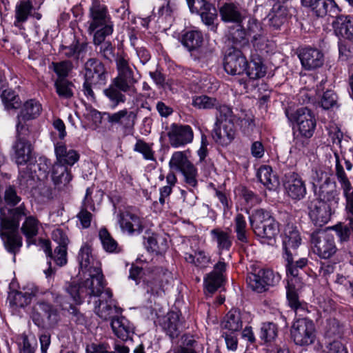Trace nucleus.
Returning a JSON list of instances; mask_svg holds the SVG:
<instances>
[{
    "label": "nucleus",
    "instance_id": "f8f14e48",
    "mask_svg": "<svg viewBox=\"0 0 353 353\" xmlns=\"http://www.w3.org/2000/svg\"><path fill=\"white\" fill-rule=\"evenodd\" d=\"M94 312L104 321L112 320L121 313L117 301L112 298L110 289H105L101 296L95 302Z\"/></svg>",
    "mask_w": 353,
    "mask_h": 353
},
{
    "label": "nucleus",
    "instance_id": "1a4fd4ad",
    "mask_svg": "<svg viewBox=\"0 0 353 353\" xmlns=\"http://www.w3.org/2000/svg\"><path fill=\"white\" fill-rule=\"evenodd\" d=\"M52 239L57 245L52 252L50 243L46 241L43 243V250L46 254L52 259L59 266H63L67 263V247L69 239L66 233L61 228H57L52 231Z\"/></svg>",
    "mask_w": 353,
    "mask_h": 353
},
{
    "label": "nucleus",
    "instance_id": "0eeeda50",
    "mask_svg": "<svg viewBox=\"0 0 353 353\" xmlns=\"http://www.w3.org/2000/svg\"><path fill=\"white\" fill-rule=\"evenodd\" d=\"M285 115L291 123H296L302 137L308 139L313 136L316 126V120L310 109L303 107L293 112L286 110Z\"/></svg>",
    "mask_w": 353,
    "mask_h": 353
},
{
    "label": "nucleus",
    "instance_id": "c03bdc74",
    "mask_svg": "<svg viewBox=\"0 0 353 353\" xmlns=\"http://www.w3.org/2000/svg\"><path fill=\"white\" fill-rule=\"evenodd\" d=\"M33 4L31 0H19L15 6L14 26L20 27L26 22L33 10Z\"/></svg>",
    "mask_w": 353,
    "mask_h": 353
},
{
    "label": "nucleus",
    "instance_id": "c756f323",
    "mask_svg": "<svg viewBox=\"0 0 353 353\" xmlns=\"http://www.w3.org/2000/svg\"><path fill=\"white\" fill-rule=\"evenodd\" d=\"M244 28L247 35L252 37L253 46L258 49H262L266 41V38L261 23L254 18L250 17L247 26Z\"/></svg>",
    "mask_w": 353,
    "mask_h": 353
},
{
    "label": "nucleus",
    "instance_id": "a19ab883",
    "mask_svg": "<svg viewBox=\"0 0 353 353\" xmlns=\"http://www.w3.org/2000/svg\"><path fill=\"white\" fill-rule=\"evenodd\" d=\"M201 17L202 22L207 26L210 30L215 32L217 29V10L214 6L208 2L199 12H196Z\"/></svg>",
    "mask_w": 353,
    "mask_h": 353
},
{
    "label": "nucleus",
    "instance_id": "20e7f679",
    "mask_svg": "<svg viewBox=\"0 0 353 353\" xmlns=\"http://www.w3.org/2000/svg\"><path fill=\"white\" fill-rule=\"evenodd\" d=\"M118 76L114 79L108 88L104 90L105 96L112 102L111 108H115L121 102H124L125 96L121 92H126L130 88L132 79V72L128 61L120 57L117 59Z\"/></svg>",
    "mask_w": 353,
    "mask_h": 353
},
{
    "label": "nucleus",
    "instance_id": "6e6552de",
    "mask_svg": "<svg viewBox=\"0 0 353 353\" xmlns=\"http://www.w3.org/2000/svg\"><path fill=\"white\" fill-rule=\"evenodd\" d=\"M310 241L314 253L321 259H330L338 250L334 235L326 230H319L313 232Z\"/></svg>",
    "mask_w": 353,
    "mask_h": 353
},
{
    "label": "nucleus",
    "instance_id": "58836bf2",
    "mask_svg": "<svg viewBox=\"0 0 353 353\" xmlns=\"http://www.w3.org/2000/svg\"><path fill=\"white\" fill-rule=\"evenodd\" d=\"M203 43V34L198 30H188L181 37L182 45L190 52L199 50Z\"/></svg>",
    "mask_w": 353,
    "mask_h": 353
},
{
    "label": "nucleus",
    "instance_id": "052dcab7",
    "mask_svg": "<svg viewBox=\"0 0 353 353\" xmlns=\"http://www.w3.org/2000/svg\"><path fill=\"white\" fill-rule=\"evenodd\" d=\"M246 227L247 223L244 216L242 214H237L234 219V232L237 240L243 243L248 242Z\"/></svg>",
    "mask_w": 353,
    "mask_h": 353
},
{
    "label": "nucleus",
    "instance_id": "72a5a7b5",
    "mask_svg": "<svg viewBox=\"0 0 353 353\" xmlns=\"http://www.w3.org/2000/svg\"><path fill=\"white\" fill-rule=\"evenodd\" d=\"M51 176L54 185L59 189L67 186L72 180V175L68 167L56 162L52 165Z\"/></svg>",
    "mask_w": 353,
    "mask_h": 353
},
{
    "label": "nucleus",
    "instance_id": "79ce46f5",
    "mask_svg": "<svg viewBox=\"0 0 353 353\" xmlns=\"http://www.w3.org/2000/svg\"><path fill=\"white\" fill-rule=\"evenodd\" d=\"M185 260L186 262L194 265L196 268L203 270L212 263L210 255L203 250H197L194 254L185 253Z\"/></svg>",
    "mask_w": 353,
    "mask_h": 353
},
{
    "label": "nucleus",
    "instance_id": "49530a36",
    "mask_svg": "<svg viewBox=\"0 0 353 353\" xmlns=\"http://www.w3.org/2000/svg\"><path fill=\"white\" fill-rule=\"evenodd\" d=\"M23 217L26 219L20 229L22 234L26 236L29 245L30 239L38 234L39 221L35 216L30 215V213Z\"/></svg>",
    "mask_w": 353,
    "mask_h": 353
},
{
    "label": "nucleus",
    "instance_id": "423d86ee",
    "mask_svg": "<svg viewBox=\"0 0 353 353\" xmlns=\"http://www.w3.org/2000/svg\"><path fill=\"white\" fill-rule=\"evenodd\" d=\"M89 11L88 30L90 32L112 33L113 23L105 5L94 0Z\"/></svg>",
    "mask_w": 353,
    "mask_h": 353
},
{
    "label": "nucleus",
    "instance_id": "603ef678",
    "mask_svg": "<svg viewBox=\"0 0 353 353\" xmlns=\"http://www.w3.org/2000/svg\"><path fill=\"white\" fill-rule=\"evenodd\" d=\"M257 177L259 181L269 190H273L279 184L278 179L272 174L271 167L262 165L258 170Z\"/></svg>",
    "mask_w": 353,
    "mask_h": 353
},
{
    "label": "nucleus",
    "instance_id": "6e6d98bb",
    "mask_svg": "<svg viewBox=\"0 0 353 353\" xmlns=\"http://www.w3.org/2000/svg\"><path fill=\"white\" fill-rule=\"evenodd\" d=\"M56 92L59 97L70 99L74 94V84L63 78H58L54 82Z\"/></svg>",
    "mask_w": 353,
    "mask_h": 353
},
{
    "label": "nucleus",
    "instance_id": "4be33fe9",
    "mask_svg": "<svg viewBox=\"0 0 353 353\" xmlns=\"http://www.w3.org/2000/svg\"><path fill=\"white\" fill-rule=\"evenodd\" d=\"M248 61L241 51L234 50L225 57L223 67L225 71L231 75H241L245 73Z\"/></svg>",
    "mask_w": 353,
    "mask_h": 353
},
{
    "label": "nucleus",
    "instance_id": "37998d69",
    "mask_svg": "<svg viewBox=\"0 0 353 353\" xmlns=\"http://www.w3.org/2000/svg\"><path fill=\"white\" fill-rule=\"evenodd\" d=\"M113 332L122 341L132 340L130 322L124 316H118L111 321Z\"/></svg>",
    "mask_w": 353,
    "mask_h": 353
},
{
    "label": "nucleus",
    "instance_id": "a18cd8bd",
    "mask_svg": "<svg viewBox=\"0 0 353 353\" xmlns=\"http://www.w3.org/2000/svg\"><path fill=\"white\" fill-rule=\"evenodd\" d=\"M41 110V105L39 101L34 99L27 101L18 115V123L22 124L21 119L26 121L35 119L40 114Z\"/></svg>",
    "mask_w": 353,
    "mask_h": 353
},
{
    "label": "nucleus",
    "instance_id": "3c124183",
    "mask_svg": "<svg viewBox=\"0 0 353 353\" xmlns=\"http://www.w3.org/2000/svg\"><path fill=\"white\" fill-rule=\"evenodd\" d=\"M3 198L5 204L10 207L8 211L24 203V202H21V196L14 185H8L5 187ZM6 214L8 215V212H6Z\"/></svg>",
    "mask_w": 353,
    "mask_h": 353
},
{
    "label": "nucleus",
    "instance_id": "774afa93",
    "mask_svg": "<svg viewBox=\"0 0 353 353\" xmlns=\"http://www.w3.org/2000/svg\"><path fill=\"white\" fill-rule=\"evenodd\" d=\"M246 280L248 285L253 291L258 293L265 292V288H264V285L263 283V282L261 280L258 270H255L254 272L249 273L247 276Z\"/></svg>",
    "mask_w": 353,
    "mask_h": 353
},
{
    "label": "nucleus",
    "instance_id": "f03ea898",
    "mask_svg": "<svg viewBox=\"0 0 353 353\" xmlns=\"http://www.w3.org/2000/svg\"><path fill=\"white\" fill-rule=\"evenodd\" d=\"M88 277L82 282L77 283L74 281L67 283L65 285V292L77 303L81 304L87 297H100L105 292L106 282L101 268H94L90 273L86 274Z\"/></svg>",
    "mask_w": 353,
    "mask_h": 353
},
{
    "label": "nucleus",
    "instance_id": "e433bc0d",
    "mask_svg": "<svg viewBox=\"0 0 353 353\" xmlns=\"http://www.w3.org/2000/svg\"><path fill=\"white\" fill-rule=\"evenodd\" d=\"M314 200L321 201L334 209L339 201L338 192L335 184L325 182L320 187L319 198Z\"/></svg>",
    "mask_w": 353,
    "mask_h": 353
},
{
    "label": "nucleus",
    "instance_id": "2eb2a0df",
    "mask_svg": "<svg viewBox=\"0 0 353 353\" xmlns=\"http://www.w3.org/2000/svg\"><path fill=\"white\" fill-rule=\"evenodd\" d=\"M93 192V187H89L86 189V192L83 201L81 209L77 214V217L83 228H88L90 226L91 221L92 219V214L88 210V209L94 211L95 202H100L103 195V191L98 190H97L94 195L96 200H94L92 198Z\"/></svg>",
    "mask_w": 353,
    "mask_h": 353
},
{
    "label": "nucleus",
    "instance_id": "09e8293b",
    "mask_svg": "<svg viewBox=\"0 0 353 353\" xmlns=\"http://www.w3.org/2000/svg\"><path fill=\"white\" fill-rule=\"evenodd\" d=\"M39 307L46 319V325L48 327H55L60 320V316L57 309L54 305L47 302L39 303Z\"/></svg>",
    "mask_w": 353,
    "mask_h": 353
},
{
    "label": "nucleus",
    "instance_id": "69168bd1",
    "mask_svg": "<svg viewBox=\"0 0 353 353\" xmlns=\"http://www.w3.org/2000/svg\"><path fill=\"white\" fill-rule=\"evenodd\" d=\"M260 274L261 280L264 285V288L267 291L270 286H274L280 281V276L275 274L272 270L270 269H259L258 270Z\"/></svg>",
    "mask_w": 353,
    "mask_h": 353
},
{
    "label": "nucleus",
    "instance_id": "4c0bfd02",
    "mask_svg": "<svg viewBox=\"0 0 353 353\" xmlns=\"http://www.w3.org/2000/svg\"><path fill=\"white\" fill-rule=\"evenodd\" d=\"M78 261L81 270L85 274L90 273L92 268H101L99 262L92 256L90 247L88 245H84L80 249Z\"/></svg>",
    "mask_w": 353,
    "mask_h": 353
},
{
    "label": "nucleus",
    "instance_id": "cd10ccee",
    "mask_svg": "<svg viewBox=\"0 0 353 353\" xmlns=\"http://www.w3.org/2000/svg\"><path fill=\"white\" fill-rule=\"evenodd\" d=\"M283 248L285 256L292 254V250H295L301 243L300 233L296 226L287 224L282 234Z\"/></svg>",
    "mask_w": 353,
    "mask_h": 353
},
{
    "label": "nucleus",
    "instance_id": "5701e85b",
    "mask_svg": "<svg viewBox=\"0 0 353 353\" xmlns=\"http://www.w3.org/2000/svg\"><path fill=\"white\" fill-rule=\"evenodd\" d=\"M338 14L332 23L335 35L353 43V16Z\"/></svg>",
    "mask_w": 353,
    "mask_h": 353
},
{
    "label": "nucleus",
    "instance_id": "f3484780",
    "mask_svg": "<svg viewBox=\"0 0 353 353\" xmlns=\"http://www.w3.org/2000/svg\"><path fill=\"white\" fill-rule=\"evenodd\" d=\"M301 3L317 17L332 16L341 11L335 0H301Z\"/></svg>",
    "mask_w": 353,
    "mask_h": 353
},
{
    "label": "nucleus",
    "instance_id": "8fccbe9b",
    "mask_svg": "<svg viewBox=\"0 0 353 353\" xmlns=\"http://www.w3.org/2000/svg\"><path fill=\"white\" fill-rule=\"evenodd\" d=\"M216 112V121L214 124L221 125L223 122L228 123H233L236 122V117L234 114L232 108L225 104H221L219 101L217 103V106L215 107Z\"/></svg>",
    "mask_w": 353,
    "mask_h": 353
},
{
    "label": "nucleus",
    "instance_id": "473e14b6",
    "mask_svg": "<svg viewBox=\"0 0 353 353\" xmlns=\"http://www.w3.org/2000/svg\"><path fill=\"white\" fill-rule=\"evenodd\" d=\"M223 332L236 333L242 330L243 321L241 312L232 309L225 316L221 324Z\"/></svg>",
    "mask_w": 353,
    "mask_h": 353
},
{
    "label": "nucleus",
    "instance_id": "e2e57ef3",
    "mask_svg": "<svg viewBox=\"0 0 353 353\" xmlns=\"http://www.w3.org/2000/svg\"><path fill=\"white\" fill-rule=\"evenodd\" d=\"M198 341L192 336L185 335L182 344L173 350L172 353H198Z\"/></svg>",
    "mask_w": 353,
    "mask_h": 353
},
{
    "label": "nucleus",
    "instance_id": "338daca9",
    "mask_svg": "<svg viewBox=\"0 0 353 353\" xmlns=\"http://www.w3.org/2000/svg\"><path fill=\"white\" fill-rule=\"evenodd\" d=\"M152 146V144L148 143L139 139L134 145V150L141 154L146 160L155 161L154 152Z\"/></svg>",
    "mask_w": 353,
    "mask_h": 353
},
{
    "label": "nucleus",
    "instance_id": "864d4df0",
    "mask_svg": "<svg viewBox=\"0 0 353 353\" xmlns=\"http://www.w3.org/2000/svg\"><path fill=\"white\" fill-rule=\"evenodd\" d=\"M99 238L104 250L109 253L118 252V243L105 228L99 231Z\"/></svg>",
    "mask_w": 353,
    "mask_h": 353
},
{
    "label": "nucleus",
    "instance_id": "0e129e2a",
    "mask_svg": "<svg viewBox=\"0 0 353 353\" xmlns=\"http://www.w3.org/2000/svg\"><path fill=\"white\" fill-rule=\"evenodd\" d=\"M218 100L208 95H200L193 98L192 105L199 109L210 110L217 106Z\"/></svg>",
    "mask_w": 353,
    "mask_h": 353
},
{
    "label": "nucleus",
    "instance_id": "b1692460",
    "mask_svg": "<svg viewBox=\"0 0 353 353\" xmlns=\"http://www.w3.org/2000/svg\"><path fill=\"white\" fill-rule=\"evenodd\" d=\"M160 325L165 334L171 339H177L183 331L181 314L176 312H169L163 317Z\"/></svg>",
    "mask_w": 353,
    "mask_h": 353
},
{
    "label": "nucleus",
    "instance_id": "bf43d9fd",
    "mask_svg": "<svg viewBox=\"0 0 353 353\" xmlns=\"http://www.w3.org/2000/svg\"><path fill=\"white\" fill-rule=\"evenodd\" d=\"M183 174L184 182L188 188H195L198 185V170L195 165L191 163L180 171Z\"/></svg>",
    "mask_w": 353,
    "mask_h": 353
},
{
    "label": "nucleus",
    "instance_id": "4d7b16f0",
    "mask_svg": "<svg viewBox=\"0 0 353 353\" xmlns=\"http://www.w3.org/2000/svg\"><path fill=\"white\" fill-rule=\"evenodd\" d=\"M192 162L188 159L185 152H174L169 161V167L172 170L180 172Z\"/></svg>",
    "mask_w": 353,
    "mask_h": 353
},
{
    "label": "nucleus",
    "instance_id": "2f4dec72",
    "mask_svg": "<svg viewBox=\"0 0 353 353\" xmlns=\"http://www.w3.org/2000/svg\"><path fill=\"white\" fill-rule=\"evenodd\" d=\"M236 135V130L233 123H225L223 126V130L221 125L214 124L212 132V137L214 141L222 145H227L232 142Z\"/></svg>",
    "mask_w": 353,
    "mask_h": 353
},
{
    "label": "nucleus",
    "instance_id": "5fc2aeb1",
    "mask_svg": "<svg viewBox=\"0 0 353 353\" xmlns=\"http://www.w3.org/2000/svg\"><path fill=\"white\" fill-rule=\"evenodd\" d=\"M278 336V327L276 324L272 322H264L261 323L260 328V339L264 343L274 341Z\"/></svg>",
    "mask_w": 353,
    "mask_h": 353
},
{
    "label": "nucleus",
    "instance_id": "4468645a",
    "mask_svg": "<svg viewBox=\"0 0 353 353\" xmlns=\"http://www.w3.org/2000/svg\"><path fill=\"white\" fill-rule=\"evenodd\" d=\"M283 187L288 196L294 201L302 200L307 194L305 181L300 174L294 172L285 174Z\"/></svg>",
    "mask_w": 353,
    "mask_h": 353
},
{
    "label": "nucleus",
    "instance_id": "9d476101",
    "mask_svg": "<svg viewBox=\"0 0 353 353\" xmlns=\"http://www.w3.org/2000/svg\"><path fill=\"white\" fill-rule=\"evenodd\" d=\"M291 338L299 346H308L316 339V330L313 321L306 317L294 321L290 329Z\"/></svg>",
    "mask_w": 353,
    "mask_h": 353
},
{
    "label": "nucleus",
    "instance_id": "412c9836",
    "mask_svg": "<svg viewBox=\"0 0 353 353\" xmlns=\"http://www.w3.org/2000/svg\"><path fill=\"white\" fill-rule=\"evenodd\" d=\"M168 136L170 145L174 148H179L191 143L194 133L192 128L188 125L174 123L171 125Z\"/></svg>",
    "mask_w": 353,
    "mask_h": 353
},
{
    "label": "nucleus",
    "instance_id": "13d9d810",
    "mask_svg": "<svg viewBox=\"0 0 353 353\" xmlns=\"http://www.w3.org/2000/svg\"><path fill=\"white\" fill-rule=\"evenodd\" d=\"M1 98L5 108L8 110L17 109L20 107V98L12 89L4 90L1 94Z\"/></svg>",
    "mask_w": 353,
    "mask_h": 353
},
{
    "label": "nucleus",
    "instance_id": "de8ad7c7",
    "mask_svg": "<svg viewBox=\"0 0 353 353\" xmlns=\"http://www.w3.org/2000/svg\"><path fill=\"white\" fill-rule=\"evenodd\" d=\"M179 0H165L157 10V17L162 20H170L177 13L179 10ZM153 15L156 13L153 12Z\"/></svg>",
    "mask_w": 353,
    "mask_h": 353
},
{
    "label": "nucleus",
    "instance_id": "c9c22d12",
    "mask_svg": "<svg viewBox=\"0 0 353 353\" xmlns=\"http://www.w3.org/2000/svg\"><path fill=\"white\" fill-rule=\"evenodd\" d=\"M111 34L94 32L93 42L95 45V51L104 59L111 60L114 57V48L110 42L105 41V39Z\"/></svg>",
    "mask_w": 353,
    "mask_h": 353
},
{
    "label": "nucleus",
    "instance_id": "f257e3e1",
    "mask_svg": "<svg viewBox=\"0 0 353 353\" xmlns=\"http://www.w3.org/2000/svg\"><path fill=\"white\" fill-rule=\"evenodd\" d=\"M28 214L25 203L9 210L8 215L4 208H0V236L6 251L13 254L14 261L23 245V239L19 233V223L23 216Z\"/></svg>",
    "mask_w": 353,
    "mask_h": 353
},
{
    "label": "nucleus",
    "instance_id": "39448f33",
    "mask_svg": "<svg viewBox=\"0 0 353 353\" xmlns=\"http://www.w3.org/2000/svg\"><path fill=\"white\" fill-rule=\"evenodd\" d=\"M144 232L143 244L148 252L157 254L164 253L168 248L165 238L155 234L150 229V223L145 218L134 216V232Z\"/></svg>",
    "mask_w": 353,
    "mask_h": 353
},
{
    "label": "nucleus",
    "instance_id": "ea45409f",
    "mask_svg": "<svg viewBox=\"0 0 353 353\" xmlns=\"http://www.w3.org/2000/svg\"><path fill=\"white\" fill-rule=\"evenodd\" d=\"M267 68L262 59L258 55L252 56L250 61L246 66L245 74L250 79H258L265 77Z\"/></svg>",
    "mask_w": 353,
    "mask_h": 353
},
{
    "label": "nucleus",
    "instance_id": "7c9ffc66",
    "mask_svg": "<svg viewBox=\"0 0 353 353\" xmlns=\"http://www.w3.org/2000/svg\"><path fill=\"white\" fill-rule=\"evenodd\" d=\"M38 290L35 288L28 289L24 292L11 290L8 293V300L10 305L14 307H24L29 305L32 297L35 296Z\"/></svg>",
    "mask_w": 353,
    "mask_h": 353
},
{
    "label": "nucleus",
    "instance_id": "f704fd0d",
    "mask_svg": "<svg viewBox=\"0 0 353 353\" xmlns=\"http://www.w3.org/2000/svg\"><path fill=\"white\" fill-rule=\"evenodd\" d=\"M54 152L57 157L56 163L65 165H73L79 159L78 152L72 149H68L63 143H57L55 145Z\"/></svg>",
    "mask_w": 353,
    "mask_h": 353
},
{
    "label": "nucleus",
    "instance_id": "aec40b11",
    "mask_svg": "<svg viewBox=\"0 0 353 353\" xmlns=\"http://www.w3.org/2000/svg\"><path fill=\"white\" fill-rule=\"evenodd\" d=\"M226 267L227 264L223 259H220L214 265L213 270L205 275L203 281L204 287L208 294H212L222 286Z\"/></svg>",
    "mask_w": 353,
    "mask_h": 353
},
{
    "label": "nucleus",
    "instance_id": "dca6fc26",
    "mask_svg": "<svg viewBox=\"0 0 353 353\" xmlns=\"http://www.w3.org/2000/svg\"><path fill=\"white\" fill-rule=\"evenodd\" d=\"M219 14L223 22L240 24L248 17V12L244 6L233 1L223 3L219 8Z\"/></svg>",
    "mask_w": 353,
    "mask_h": 353
},
{
    "label": "nucleus",
    "instance_id": "c85d7f7f",
    "mask_svg": "<svg viewBox=\"0 0 353 353\" xmlns=\"http://www.w3.org/2000/svg\"><path fill=\"white\" fill-rule=\"evenodd\" d=\"M211 240L216 244L219 254L223 251H229L232 245L233 236L229 229L223 230L221 228H215L210 232Z\"/></svg>",
    "mask_w": 353,
    "mask_h": 353
},
{
    "label": "nucleus",
    "instance_id": "a878e982",
    "mask_svg": "<svg viewBox=\"0 0 353 353\" xmlns=\"http://www.w3.org/2000/svg\"><path fill=\"white\" fill-rule=\"evenodd\" d=\"M85 79L91 82L103 84L105 80V72L103 64L95 58L89 59L84 64Z\"/></svg>",
    "mask_w": 353,
    "mask_h": 353
},
{
    "label": "nucleus",
    "instance_id": "393cba45",
    "mask_svg": "<svg viewBox=\"0 0 353 353\" xmlns=\"http://www.w3.org/2000/svg\"><path fill=\"white\" fill-rule=\"evenodd\" d=\"M293 254H288L284 256L286 261V274L288 276V283H292V284L302 285V278L301 271L307 264V259L305 258H301L299 260L294 262Z\"/></svg>",
    "mask_w": 353,
    "mask_h": 353
},
{
    "label": "nucleus",
    "instance_id": "bb28decb",
    "mask_svg": "<svg viewBox=\"0 0 353 353\" xmlns=\"http://www.w3.org/2000/svg\"><path fill=\"white\" fill-rule=\"evenodd\" d=\"M88 51L86 43H79L78 41L73 42L70 46H61L60 53L68 59H71L74 64L78 66L79 63L84 61Z\"/></svg>",
    "mask_w": 353,
    "mask_h": 353
},
{
    "label": "nucleus",
    "instance_id": "ddd939ff",
    "mask_svg": "<svg viewBox=\"0 0 353 353\" xmlns=\"http://www.w3.org/2000/svg\"><path fill=\"white\" fill-rule=\"evenodd\" d=\"M171 272L163 270L162 268H157L154 271L148 272L143 279L147 285V292L152 294L160 296L164 293L165 286L172 280Z\"/></svg>",
    "mask_w": 353,
    "mask_h": 353
},
{
    "label": "nucleus",
    "instance_id": "680f3d73",
    "mask_svg": "<svg viewBox=\"0 0 353 353\" xmlns=\"http://www.w3.org/2000/svg\"><path fill=\"white\" fill-rule=\"evenodd\" d=\"M56 301L59 303L60 307L63 310H67L70 314V320L74 321L78 325H84L86 323V319L83 314H82L75 306L70 305L68 307H65L62 303V297L58 296Z\"/></svg>",
    "mask_w": 353,
    "mask_h": 353
},
{
    "label": "nucleus",
    "instance_id": "9b49d317",
    "mask_svg": "<svg viewBox=\"0 0 353 353\" xmlns=\"http://www.w3.org/2000/svg\"><path fill=\"white\" fill-rule=\"evenodd\" d=\"M16 140L12 144L13 158L17 165H26L32 159V146L29 141L21 137L27 129L24 125L17 123Z\"/></svg>",
    "mask_w": 353,
    "mask_h": 353
},
{
    "label": "nucleus",
    "instance_id": "6ab92c4d",
    "mask_svg": "<svg viewBox=\"0 0 353 353\" xmlns=\"http://www.w3.org/2000/svg\"><path fill=\"white\" fill-rule=\"evenodd\" d=\"M298 57L302 67L305 70H314L321 68L324 63V54L319 49L305 47L299 50Z\"/></svg>",
    "mask_w": 353,
    "mask_h": 353
},
{
    "label": "nucleus",
    "instance_id": "7ed1b4c3",
    "mask_svg": "<svg viewBox=\"0 0 353 353\" xmlns=\"http://www.w3.org/2000/svg\"><path fill=\"white\" fill-rule=\"evenodd\" d=\"M249 219L253 232L263 243L272 245L276 241L279 233V224L270 211L256 209Z\"/></svg>",
    "mask_w": 353,
    "mask_h": 353
},
{
    "label": "nucleus",
    "instance_id": "a211bd4d",
    "mask_svg": "<svg viewBox=\"0 0 353 353\" xmlns=\"http://www.w3.org/2000/svg\"><path fill=\"white\" fill-rule=\"evenodd\" d=\"M333 209L321 201L313 199L307 201L308 215L316 226L321 227L327 223Z\"/></svg>",
    "mask_w": 353,
    "mask_h": 353
}]
</instances>
